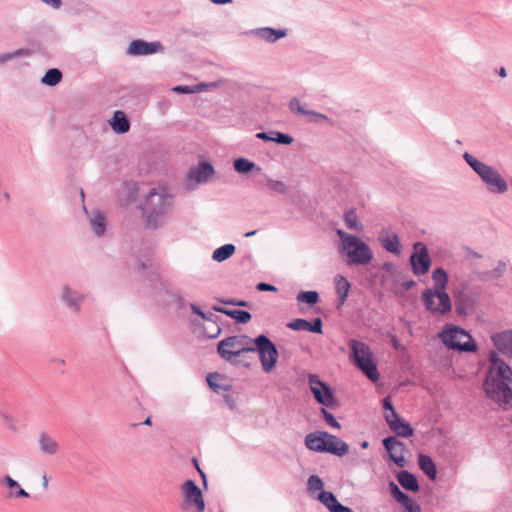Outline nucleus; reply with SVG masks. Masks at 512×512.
I'll return each mask as SVG.
<instances>
[{
	"mask_svg": "<svg viewBox=\"0 0 512 512\" xmlns=\"http://www.w3.org/2000/svg\"><path fill=\"white\" fill-rule=\"evenodd\" d=\"M491 366L489 374L483 384L486 395L496 402L503 410L512 408V369L498 353L489 354Z\"/></svg>",
	"mask_w": 512,
	"mask_h": 512,
	"instance_id": "nucleus-1",
	"label": "nucleus"
},
{
	"mask_svg": "<svg viewBox=\"0 0 512 512\" xmlns=\"http://www.w3.org/2000/svg\"><path fill=\"white\" fill-rule=\"evenodd\" d=\"M173 207V196L164 188H153L141 205L145 225L149 229L161 227Z\"/></svg>",
	"mask_w": 512,
	"mask_h": 512,
	"instance_id": "nucleus-2",
	"label": "nucleus"
},
{
	"mask_svg": "<svg viewBox=\"0 0 512 512\" xmlns=\"http://www.w3.org/2000/svg\"><path fill=\"white\" fill-rule=\"evenodd\" d=\"M337 235L341 239L340 252L347 257L350 266L367 265L373 259V252L369 245L356 235H351L338 229Z\"/></svg>",
	"mask_w": 512,
	"mask_h": 512,
	"instance_id": "nucleus-3",
	"label": "nucleus"
},
{
	"mask_svg": "<svg viewBox=\"0 0 512 512\" xmlns=\"http://www.w3.org/2000/svg\"><path fill=\"white\" fill-rule=\"evenodd\" d=\"M463 159L484 182L489 192L504 194L508 191V183L497 169L479 161L468 152L463 154Z\"/></svg>",
	"mask_w": 512,
	"mask_h": 512,
	"instance_id": "nucleus-4",
	"label": "nucleus"
},
{
	"mask_svg": "<svg viewBox=\"0 0 512 512\" xmlns=\"http://www.w3.org/2000/svg\"><path fill=\"white\" fill-rule=\"evenodd\" d=\"M348 345L351 350L350 358L354 365L371 382H377L380 379V374L371 348L366 343L357 339H350Z\"/></svg>",
	"mask_w": 512,
	"mask_h": 512,
	"instance_id": "nucleus-5",
	"label": "nucleus"
},
{
	"mask_svg": "<svg viewBox=\"0 0 512 512\" xmlns=\"http://www.w3.org/2000/svg\"><path fill=\"white\" fill-rule=\"evenodd\" d=\"M253 339L247 335L229 336L218 343L217 351L219 355L231 364H239L237 359L244 353L255 352L252 345Z\"/></svg>",
	"mask_w": 512,
	"mask_h": 512,
	"instance_id": "nucleus-6",
	"label": "nucleus"
},
{
	"mask_svg": "<svg viewBox=\"0 0 512 512\" xmlns=\"http://www.w3.org/2000/svg\"><path fill=\"white\" fill-rule=\"evenodd\" d=\"M439 337L443 344L449 349L458 350L462 352H476L477 345L472 339L471 335L459 326H452L444 329Z\"/></svg>",
	"mask_w": 512,
	"mask_h": 512,
	"instance_id": "nucleus-7",
	"label": "nucleus"
},
{
	"mask_svg": "<svg viewBox=\"0 0 512 512\" xmlns=\"http://www.w3.org/2000/svg\"><path fill=\"white\" fill-rule=\"evenodd\" d=\"M421 299L425 309L435 316H443L452 309V303L448 293H437L427 288L422 292Z\"/></svg>",
	"mask_w": 512,
	"mask_h": 512,
	"instance_id": "nucleus-8",
	"label": "nucleus"
},
{
	"mask_svg": "<svg viewBox=\"0 0 512 512\" xmlns=\"http://www.w3.org/2000/svg\"><path fill=\"white\" fill-rule=\"evenodd\" d=\"M253 344L255 351L259 354L263 370L270 372L275 367L279 356L275 344L263 334L253 339Z\"/></svg>",
	"mask_w": 512,
	"mask_h": 512,
	"instance_id": "nucleus-9",
	"label": "nucleus"
},
{
	"mask_svg": "<svg viewBox=\"0 0 512 512\" xmlns=\"http://www.w3.org/2000/svg\"><path fill=\"white\" fill-rule=\"evenodd\" d=\"M414 252L410 256L412 272L416 276L425 275L431 267V258L427 246L422 242L414 244Z\"/></svg>",
	"mask_w": 512,
	"mask_h": 512,
	"instance_id": "nucleus-10",
	"label": "nucleus"
},
{
	"mask_svg": "<svg viewBox=\"0 0 512 512\" xmlns=\"http://www.w3.org/2000/svg\"><path fill=\"white\" fill-rule=\"evenodd\" d=\"M308 382L315 400L326 407H332L334 404V395L331 387L321 381L315 374H309Z\"/></svg>",
	"mask_w": 512,
	"mask_h": 512,
	"instance_id": "nucleus-11",
	"label": "nucleus"
},
{
	"mask_svg": "<svg viewBox=\"0 0 512 512\" xmlns=\"http://www.w3.org/2000/svg\"><path fill=\"white\" fill-rule=\"evenodd\" d=\"M184 501L187 507H195L196 512H204L205 502L201 489L193 480H186L182 486Z\"/></svg>",
	"mask_w": 512,
	"mask_h": 512,
	"instance_id": "nucleus-12",
	"label": "nucleus"
},
{
	"mask_svg": "<svg viewBox=\"0 0 512 512\" xmlns=\"http://www.w3.org/2000/svg\"><path fill=\"white\" fill-rule=\"evenodd\" d=\"M454 304L458 316H467L474 311L478 304V295L462 289L454 294Z\"/></svg>",
	"mask_w": 512,
	"mask_h": 512,
	"instance_id": "nucleus-13",
	"label": "nucleus"
},
{
	"mask_svg": "<svg viewBox=\"0 0 512 512\" xmlns=\"http://www.w3.org/2000/svg\"><path fill=\"white\" fill-rule=\"evenodd\" d=\"M382 444L388 453L389 459L398 467H405L406 459L404 457V443L399 441L395 436H389L383 439Z\"/></svg>",
	"mask_w": 512,
	"mask_h": 512,
	"instance_id": "nucleus-14",
	"label": "nucleus"
},
{
	"mask_svg": "<svg viewBox=\"0 0 512 512\" xmlns=\"http://www.w3.org/2000/svg\"><path fill=\"white\" fill-rule=\"evenodd\" d=\"M165 50L160 41L146 42L142 39L133 40L127 49V54L133 56H146L163 53Z\"/></svg>",
	"mask_w": 512,
	"mask_h": 512,
	"instance_id": "nucleus-15",
	"label": "nucleus"
},
{
	"mask_svg": "<svg viewBox=\"0 0 512 512\" xmlns=\"http://www.w3.org/2000/svg\"><path fill=\"white\" fill-rule=\"evenodd\" d=\"M491 340L501 354L512 358V329L494 333Z\"/></svg>",
	"mask_w": 512,
	"mask_h": 512,
	"instance_id": "nucleus-16",
	"label": "nucleus"
},
{
	"mask_svg": "<svg viewBox=\"0 0 512 512\" xmlns=\"http://www.w3.org/2000/svg\"><path fill=\"white\" fill-rule=\"evenodd\" d=\"M378 240L386 251L396 255L401 253L402 246L399 237L394 232L383 229L379 233Z\"/></svg>",
	"mask_w": 512,
	"mask_h": 512,
	"instance_id": "nucleus-17",
	"label": "nucleus"
},
{
	"mask_svg": "<svg viewBox=\"0 0 512 512\" xmlns=\"http://www.w3.org/2000/svg\"><path fill=\"white\" fill-rule=\"evenodd\" d=\"M214 173L213 166L208 162H201L197 167L190 169L187 173L189 180H195L197 184L206 182Z\"/></svg>",
	"mask_w": 512,
	"mask_h": 512,
	"instance_id": "nucleus-18",
	"label": "nucleus"
},
{
	"mask_svg": "<svg viewBox=\"0 0 512 512\" xmlns=\"http://www.w3.org/2000/svg\"><path fill=\"white\" fill-rule=\"evenodd\" d=\"M324 448V452L331 453L339 457L347 454L349 451V445L346 442L331 434L326 436Z\"/></svg>",
	"mask_w": 512,
	"mask_h": 512,
	"instance_id": "nucleus-19",
	"label": "nucleus"
},
{
	"mask_svg": "<svg viewBox=\"0 0 512 512\" xmlns=\"http://www.w3.org/2000/svg\"><path fill=\"white\" fill-rule=\"evenodd\" d=\"M324 448V452L331 453L339 457L347 454L349 451V445L346 442L331 434L326 436Z\"/></svg>",
	"mask_w": 512,
	"mask_h": 512,
	"instance_id": "nucleus-20",
	"label": "nucleus"
},
{
	"mask_svg": "<svg viewBox=\"0 0 512 512\" xmlns=\"http://www.w3.org/2000/svg\"><path fill=\"white\" fill-rule=\"evenodd\" d=\"M507 270V264L506 262L500 260L497 264V266L490 271H475L472 273V277L474 279H478L480 281H489V280H495L499 279L503 276V274Z\"/></svg>",
	"mask_w": 512,
	"mask_h": 512,
	"instance_id": "nucleus-21",
	"label": "nucleus"
},
{
	"mask_svg": "<svg viewBox=\"0 0 512 512\" xmlns=\"http://www.w3.org/2000/svg\"><path fill=\"white\" fill-rule=\"evenodd\" d=\"M326 436L329 433L323 431L309 433L305 437V445L311 451L324 452Z\"/></svg>",
	"mask_w": 512,
	"mask_h": 512,
	"instance_id": "nucleus-22",
	"label": "nucleus"
},
{
	"mask_svg": "<svg viewBox=\"0 0 512 512\" xmlns=\"http://www.w3.org/2000/svg\"><path fill=\"white\" fill-rule=\"evenodd\" d=\"M335 289L337 293V308H341L348 297V293L351 288V284L347 281V279L342 275H337L335 277Z\"/></svg>",
	"mask_w": 512,
	"mask_h": 512,
	"instance_id": "nucleus-23",
	"label": "nucleus"
},
{
	"mask_svg": "<svg viewBox=\"0 0 512 512\" xmlns=\"http://www.w3.org/2000/svg\"><path fill=\"white\" fill-rule=\"evenodd\" d=\"M85 213L89 217L90 226L96 236H102L106 230V218L104 214L98 210L88 213L84 207Z\"/></svg>",
	"mask_w": 512,
	"mask_h": 512,
	"instance_id": "nucleus-24",
	"label": "nucleus"
},
{
	"mask_svg": "<svg viewBox=\"0 0 512 512\" xmlns=\"http://www.w3.org/2000/svg\"><path fill=\"white\" fill-rule=\"evenodd\" d=\"M38 444L39 449L43 454L55 455L59 451L58 442L46 432L40 433Z\"/></svg>",
	"mask_w": 512,
	"mask_h": 512,
	"instance_id": "nucleus-25",
	"label": "nucleus"
},
{
	"mask_svg": "<svg viewBox=\"0 0 512 512\" xmlns=\"http://www.w3.org/2000/svg\"><path fill=\"white\" fill-rule=\"evenodd\" d=\"M256 138L282 145H290L294 140L292 136L279 131L259 132L256 134Z\"/></svg>",
	"mask_w": 512,
	"mask_h": 512,
	"instance_id": "nucleus-26",
	"label": "nucleus"
},
{
	"mask_svg": "<svg viewBox=\"0 0 512 512\" xmlns=\"http://www.w3.org/2000/svg\"><path fill=\"white\" fill-rule=\"evenodd\" d=\"M431 277L434 282V286L431 288L432 291L437 293H447L448 273L446 270L441 267L436 268L433 270Z\"/></svg>",
	"mask_w": 512,
	"mask_h": 512,
	"instance_id": "nucleus-27",
	"label": "nucleus"
},
{
	"mask_svg": "<svg viewBox=\"0 0 512 512\" xmlns=\"http://www.w3.org/2000/svg\"><path fill=\"white\" fill-rule=\"evenodd\" d=\"M397 480L400 485L409 491L418 492L420 490L419 483L414 474L410 473L407 470H401L397 474Z\"/></svg>",
	"mask_w": 512,
	"mask_h": 512,
	"instance_id": "nucleus-28",
	"label": "nucleus"
},
{
	"mask_svg": "<svg viewBox=\"0 0 512 512\" xmlns=\"http://www.w3.org/2000/svg\"><path fill=\"white\" fill-rule=\"evenodd\" d=\"M418 465L422 472L430 479L435 480L437 477V468L433 459L426 454L420 453L418 456Z\"/></svg>",
	"mask_w": 512,
	"mask_h": 512,
	"instance_id": "nucleus-29",
	"label": "nucleus"
},
{
	"mask_svg": "<svg viewBox=\"0 0 512 512\" xmlns=\"http://www.w3.org/2000/svg\"><path fill=\"white\" fill-rule=\"evenodd\" d=\"M110 124L113 131L118 134L126 133L130 129V122L126 117L125 113L122 111L114 112Z\"/></svg>",
	"mask_w": 512,
	"mask_h": 512,
	"instance_id": "nucleus-30",
	"label": "nucleus"
},
{
	"mask_svg": "<svg viewBox=\"0 0 512 512\" xmlns=\"http://www.w3.org/2000/svg\"><path fill=\"white\" fill-rule=\"evenodd\" d=\"M389 428L399 437H410L413 435V428L403 419L388 421Z\"/></svg>",
	"mask_w": 512,
	"mask_h": 512,
	"instance_id": "nucleus-31",
	"label": "nucleus"
},
{
	"mask_svg": "<svg viewBox=\"0 0 512 512\" xmlns=\"http://www.w3.org/2000/svg\"><path fill=\"white\" fill-rule=\"evenodd\" d=\"M257 35L267 42L274 43L287 35L286 30L274 29L270 27L261 28L257 31Z\"/></svg>",
	"mask_w": 512,
	"mask_h": 512,
	"instance_id": "nucleus-32",
	"label": "nucleus"
},
{
	"mask_svg": "<svg viewBox=\"0 0 512 512\" xmlns=\"http://www.w3.org/2000/svg\"><path fill=\"white\" fill-rule=\"evenodd\" d=\"M213 309L217 312H220V313H223V314L229 316L230 318L235 319L236 322L242 323V324L249 322L252 318L251 314L245 310H229V309H225V308L217 307V306H215Z\"/></svg>",
	"mask_w": 512,
	"mask_h": 512,
	"instance_id": "nucleus-33",
	"label": "nucleus"
},
{
	"mask_svg": "<svg viewBox=\"0 0 512 512\" xmlns=\"http://www.w3.org/2000/svg\"><path fill=\"white\" fill-rule=\"evenodd\" d=\"M235 250L233 244H225L214 250L212 258L217 262L225 261L235 253Z\"/></svg>",
	"mask_w": 512,
	"mask_h": 512,
	"instance_id": "nucleus-34",
	"label": "nucleus"
},
{
	"mask_svg": "<svg viewBox=\"0 0 512 512\" xmlns=\"http://www.w3.org/2000/svg\"><path fill=\"white\" fill-rule=\"evenodd\" d=\"M63 299L70 308L75 311L79 310V306L82 301V296L80 294L70 290L68 287H65L63 290Z\"/></svg>",
	"mask_w": 512,
	"mask_h": 512,
	"instance_id": "nucleus-35",
	"label": "nucleus"
},
{
	"mask_svg": "<svg viewBox=\"0 0 512 512\" xmlns=\"http://www.w3.org/2000/svg\"><path fill=\"white\" fill-rule=\"evenodd\" d=\"M62 80V73L57 68H51L46 71L41 82L47 86H55Z\"/></svg>",
	"mask_w": 512,
	"mask_h": 512,
	"instance_id": "nucleus-36",
	"label": "nucleus"
},
{
	"mask_svg": "<svg viewBox=\"0 0 512 512\" xmlns=\"http://www.w3.org/2000/svg\"><path fill=\"white\" fill-rule=\"evenodd\" d=\"M4 482L10 489L16 490L14 494L10 493L9 497H12V496H14L16 498H28L29 497V493L26 492L23 488H21L19 483L16 480H14L12 477H10L9 475L4 477Z\"/></svg>",
	"mask_w": 512,
	"mask_h": 512,
	"instance_id": "nucleus-37",
	"label": "nucleus"
},
{
	"mask_svg": "<svg viewBox=\"0 0 512 512\" xmlns=\"http://www.w3.org/2000/svg\"><path fill=\"white\" fill-rule=\"evenodd\" d=\"M344 223L347 228L354 230H361L362 225L358 222L356 212L351 209L344 214Z\"/></svg>",
	"mask_w": 512,
	"mask_h": 512,
	"instance_id": "nucleus-38",
	"label": "nucleus"
},
{
	"mask_svg": "<svg viewBox=\"0 0 512 512\" xmlns=\"http://www.w3.org/2000/svg\"><path fill=\"white\" fill-rule=\"evenodd\" d=\"M31 53L32 52L30 49L21 48V49L15 50L13 52L1 54L0 55V64H5L6 62H8L14 58H17V57L30 56Z\"/></svg>",
	"mask_w": 512,
	"mask_h": 512,
	"instance_id": "nucleus-39",
	"label": "nucleus"
},
{
	"mask_svg": "<svg viewBox=\"0 0 512 512\" xmlns=\"http://www.w3.org/2000/svg\"><path fill=\"white\" fill-rule=\"evenodd\" d=\"M254 167L255 163L246 158H238L234 161L235 170L241 174L250 172Z\"/></svg>",
	"mask_w": 512,
	"mask_h": 512,
	"instance_id": "nucleus-40",
	"label": "nucleus"
},
{
	"mask_svg": "<svg viewBox=\"0 0 512 512\" xmlns=\"http://www.w3.org/2000/svg\"><path fill=\"white\" fill-rule=\"evenodd\" d=\"M297 301L314 305L319 301V294L316 291H302L297 295Z\"/></svg>",
	"mask_w": 512,
	"mask_h": 512,
	"instance_id": "nucleus-41",
	"label": "nucleus"
},
{
	"mask_svg": "<svg viewBox=\"0 0 512 512\" xmlns=\"http://www.w3.org/2000/svg\"><path fill=\"white\" fill-rule=\"evenodd\" d=\"M318 499L329 509V511H331L333 506L338 502L335 495L328 491H321Z\"/></svg>",
	"mask_w": 512,
	"mask_h": 512,
	"instance_id": "nucleus-42",
	"label": "nucleus"
},
{
	"mask_svg": "<svg viewBox=\"0 0 512 512\" xmlns=\"http://www.w3.org/2000/svg\"><path fill=\"white\" fill-rule=\"evenodd\" d=\"M287 327L294 331H309V321L301 318L292 320L287 324Z\"/></svg>",
	"mask_w": 512,
	"mask_h": 512,
	"instance_id": "nucleus-43",
	"label": "nucleus"
},
{
	"mask_svg": "<svg viewBox=\"0 0 512 512\" xmlns=\"http://www.w3.org/2000/svg\"><path fill=\"white\" fill-rule=\"evenodd\" d=\"M323 486H324V483H323L322 479L320 477H318L317 475H311L308 478L307 488L309 491L314 492V491L322 490Z\"/></svg>",
	"mask_w": 512,
	"mask_h": 512,
	"instance_id": "nucleus-44",
	"label": "nucleus"
},
{
	"mask_svg": "<svg viewBox=\"0 0 512 512\" xmlns=\"http://www.w3.org/2000/svg\"><path fill=\"white\" fill-rule=\"evenodd\" d=\"M267 186L279 194H286L288 191L286 184L279 180L268 179Z\"/></svg>",
	"mask_w": 512,
	"mask_h": 512,
	"instance_id": "nucleus-45",
	"label": "nucleus"
},
{
	"mask_svg": "<svg viewBox=\"0 0 512 512\" xmlns=\"http://www.w3.org/2000/svg\"><path fill=\"white\" fill-rule=\"evenodd\" d=\"M389 491L397 502H400L401 500H407V494L404 493L393 481L389 482Z\"/></svg>",
	"mask_w": 512,
	"mask_h": 512,
	"instance_id": "nucleus-46",
	"label": "nucleus"
},
{
	"mask_svg": "<svg viewBox=\"0 0 512 512\" xmlns=\"http://www.w3.org/2000/svg\"><path fill=\"white\" fill-rule=\"evenodd\" d=\"M406 510V512H421L420 505L407 495V500L399 502Z\"/></svg>",
	"mask_w": 512,
	"mask_h": 512,
	"instance_id": "nucleus-47",
	"label": "nucleus"
},
{
	"mask_svg": "<svg viewBox=\"0 0 512 512\" xmlns=\"http://www.w3.org/2000/svg\"><path fill=\"white\" fill-rule=\"evenodd\" d=\"M289 109L294 113H299L302 115L308 114L309 110L304 109V106L301 104V102L297 98H292L289 101Z\"/></svg>",
	"mask_w": 512,
	"mask_h": 512,
	"instance_id": "nucleus-48",
	"label": "nucleus"
},
{
	"mask_svg": "<svg viewBox=\"0 0 512 512\" xmlns=\"http://www.w3.org/2000/svg\"><path fill=\"white\" fill-rule=\"evenodd\" d=\"M321 411H322L323 417H324L325 421L327 422V424H329L330 426H332L334 428H338V429L340 428L339 422L336 420V418L333 416L332 413L328 412L324 408H322Z\"/></svg>",
	"mask_w": 512,
	"mask_h": 512,
	"instance_id": "nucleus-49",
	"label": "nucleus"
},
{
	"mask_svg": "<svg viewBox=\"0 0 512 512\" xmlns=\"http://www.w3.org/2000/svg\"><path fill=\"white\" fill-rule=\"evenodd\" d=\"M309 332L318 334H321L323 332L321 318H315L313 322L309 321Z\"/></svg>",
	"mask_w": 512,
	"mask_h": 512,
	"instance_id": "nucleus-50",
	"label": "nucleus"
},
{
	"mask_svg": "<svg viewBox=\"0 0 512 512\" xmlns=\"http://www.w3.org/2000/svg\"><path fill=\"white\" fill-rule=\"evenodd\" d=\"M307 116L310 117L309 120L311 122H316V123H321L328 119L326 115L312 111V110L308 111Z\"/></svg>",
	"mask_w": 512,
	"mask_h": 512,
	"instance_id": "nucleus-51",
	"label": "nucleus"
},
{
	"mask_svg": "<svg viewBox=\"0 0 512 512\" xmlns=\"http://www.w3.org/2000/svg\"><path fill=\"white\" fill-rule=\"evenodd\" d=\"M256 288L259 291H277V288L274 285L265 282L258 283Z\"/></svg>",
	"mask_w": 512,
	"mask_h": 512,
	"instance_id": "nucleus-52",
	"label": "nucleus"
},
{
	"mask_svg": "<svg viewBox=\"0 0 512 512\" xmlns=\"http://www.w3.org/2000/svg\"><path fill=\"white\" fill-rule=\"evenodd\" d=\"M330 512H353L351 508L337 502Z\"/></svg>",
	"mask_w": 512,
	"mask_h": 512,
	"instance_id": "nucleus-53",
	"label": "nucleus"
},
{
	"mask_svg": "<svg viewBox=\"0 0 512 512\" xmlns=\"http://www.w3.org/2000/svg\"><path fill=\"white\" fill-rule=\"evenodd\" d=\"M415 285H416V282L414 280H406L400 284V287H401L402 291H408V290L412 289L413 287H415Z\"/></svg>",
	"mask_w": 512,
	"mask_h": 512,
	"instance_id": "nucleus-54",
	"label": "nucleus"
},
{
	"mask_svg": "<svg viewBox=\"0 0 512 512\" xmlns=\"http://www.w3.org/2000/svg\"><path fill=\"white\" fill-rule=\"evenodd\" d=\"M193 463L195 464V467L196 469L198 470L199 474H200V477L203 481V485L204 487L206 488L207 487V478H206V474L201 470V468L199 467V464H198V461L196 458L193 459Z\"/></svg>",
	"mask_w": 512,
	"mask_h": 512,
	"instance_id": "nucleus-55",
	"label": "nucleus"
},
{
	"mask_svg": "<svg viewBox=\"0 0 512 512\" xmlns=\"http://www.w3.org/2000/svg\"><path fill=\"white\" fill-rule=\"evenodd\" d=\"M222 302L224 304H227V305H235V306H241V307H246L247 306V302L246 301H237V300H234V299L224 300Z\"/></svg>",
	"mask_w": 512,
	"mask_h": 512,
	"instance_id": "nucleus-56",
	"label": "nucleus"
},
{
	"mask_svg": "<svg viewBox=\"0 0 512 512\" xmlns=\"http://www.w3.org/2000/svg\"><path fill=\"white\" fill-rule=\"evenodd\" d=\"M399 419H400V417L395 410L390 411L389 413L385 414V421L387 423H388V421H395V420H399Z\"/></svg>",
	"mask_w": 512,
	"mask_h": 512,
	"instance_id": "nucleus-57",
	"label": "nucleus"
},
{
	"mask_svg": "<svg viewBox=\"0 0 512 512\" xmlns=\"http://www.w3.org/2000/svg\"><path fill=\"white\" fill-rule=\"evenodd\" d=\"M190 306H191L193 313L199 315L203 319H208L206 314L199 308V306H197L196 304H191Z\"/></svg>",
	"mask_w": 512,
	"mask_h": 512,
	"instance_id": "nucleus-58",
	"label": "nucleus"
},
{
	"mask_svg": "<svg viewBox=\"0 0 512 512\" xmlns=\"http://www.w3.org/2000/svg\"><path fill=\"white\" fill-rule=\"evenodd\" d=\"M41 1L47 5L52 6L54 9H59L62 5L61 0H41Z\"/></svg>",
	"mask_w": 512,
	"mask_h": 512,
	"instance_id": "nucleus-59",
	"label": "nucleus"
},
{
	"mask_svg": "<svg viewBox=\"0 0 512 512\" xmlns=\"http://www.w3.org/2000/svg\"><path fill=\"white\" fill-rule=\"evenodd\" d=\"M173 90L176 91V92H181V93H192V92H195V90L191 89V87H189V86H182V85L174 87Z\"/></svg>",
	"mask_w": 512,
	"mask_h": 512,
	"instance_id": "nucleus-60",
	"label": "nucleus"
},
{
	"mask_svg": "<svg viewBox=\"0 0 512 512\" xmlns=\"http://www.w3.org/2000/svg\"><path fill=\"white\" fill-rule=\"evenodd\" d=\"M465 251H466V254H467V256H468L469 258H475V259H480V258H482V255H481V254H479L478 252H476V251L472 250V249H471V248H469V247H466Z\"/></svg>",
	"mask_w": 512,
	"mask_h": 512,
	"instance_id": "nucleus-61",
	"label": "nucleus"
},
{
	"mask_svg": "<svg viewBox=\"0 0 512 512\" xmlns=\"http://www.w3.org/2000/svg\"><path fill=\"white\" fill-rule=\"evenodd\" d=\"M383 408L389 412L395 410L389 397L383 399Z\"/></svg>",
	"mask_w": 512,
	"mask_h": 512,
	"instance_id": "nucleus-62",
	"label": "nucleus"
},
{
	"mask_svg": "<svg viewBox=\"0 0 512 512\" xmlns=\"http://www.w3.org/2000/svg\"><path fill=\"white\" fill-rule=\"evenodd\" d=\"M390 337V341H391V344L393 346L394 349L396 350H399L400 349V342H399V339L397 338V336L391 334L389 335Z\"/></svg>",
	"mask_w": 512,
	"mask_h": 512,
	"instance_id": "nucleus-63",
	"label": "nucleus"
},
{
	"mask_svg": "<svg viewBox=\"0 0 512 512\" xmlns=\"http://www.w3.org/2000/svg\"><path fill=\"white\" fill-rule=\"evenodd\" d=\"M214 376V374H209L208 377H207V382H208V385L209 387L214 390V391H218V385L214 382H212L211 378Z\"/></svg>",
	"mask_w": 512,
	"mask_h": 512,
	"instance_id": "nucleus-64",
	"label": "nucleus"
}]
</instances>
